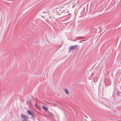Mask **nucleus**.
I'll use <instances>...</instances> for the list:
<instances>
[{
	"instance_id": "nucleus-1",
	"label": "nucleus",
	"mask_w": 121,
	"mask_h": 121,
	"mask_svg": "<svg viewBox=\"0 0 121 121\" xmlns=\"http://www.w3.org/2000/svg\"><path fill=\"white\" fill-rule=\"evenodd\" d=\"M78 45L71 46L69 48V53L71 51H73V52H75L76 50L78 49Z\"/></svg>"
},
{
	"instance_id": "nucleus-2",
	"label": "nucleus",
	"mask_w": 121,
	"mask_h": 121,
	"mask_svg": "<svg viewBox=\"0 0 121 121\" xmlns=\"http://www.w3.org/2000/svg\"><path fill=\"white\" fill-rule=\"evenodd\" d=\"M105 84L108 86L110 85L111 84L110 81L108 79H107L105 82Z\"/></svg>"
},
{
	"instance_id": "nucleus-3",
	"label": "nucleus",
	"mask_w": 121,
	"mask_h": 121,
	"mask_svg": "<svg viewBox=\"0 0 121 121\" xmlns=\"http://www.w3.org/2000/svg\"><path fill=\"white\" fill-rule=\"evenodd\" d=\"M21 117L22 118L24 119V120H27L28 118V117H27V116H26L25 115L23 114H21Z\"/></svg>"
},
{
	"instance_id": "nucleus-4",
	"label": "nucleus",
	"mask_w": 121,
	"mask_h": 121,
	"mask_svg": "<svg viewBox=\"0 0 121 121\" xmlns=\"http://www.w3.org/2000/svg\"><path fill=\"white\" fill-rule=\"evenodd\" d=\"M116 95L117 97L121 96V92L118 90H117L116 92Z\"/></svg>"
},
{
	"instance_id": "nucleus-5",
	"label": "nucleus",
	"mask_w": 121,
	"mask_h": 121,
	"mask_svg": "<svg viewBox=\"0 0 121 121\" xmlns=\"http://www.w3.org/2000/svg\"><path fill=\"white\" fill-rule=\"evenodd\" d=\"M29 104H30V105H31V100L30 99H29L28 101L27 100L26 104L28 105H29Z\"/></svg>"
},
{
	"instance_id": "nucleus-6",
	"label": "nucleus",
	"mask_w": 121,
	"mask_h": 121,
	"mask_svg": "<svg viewBox=\"0 0 121 121\" xmlns=\"http://www.w3.org/2000/svg\"><path fill=\"white\" fill-rule=\"evenodd\" d=\"M42 107L43 109L45 111L47 112L48 110V109L47 107L44 106H42Z\"/></svg>"
},
{
	"instance_id": "nucleus-7",
	"label": "nucleus",
	"mask_w": 121,
	"mask_h": 121,
	"mask_svg": "<svg viewBox=\"0 0 121 121\" xmlns=\"http://www.w3.org/2000/svg\"><path fill=\"white\" fill-rule=\"evenodd\" d=\"M64 90L67 94L69 95V92L68 90L67 89L65 88L64 89Z\"/></svg>"
},
{
	"instance_id": "nucleus-8",
	"label": "nucleus",
	"mask_w": 121,
	"mask_h": 121,
	"mask_svg": "<svg viewBox=\"0 0 121 121\" xmlns=\"http://www.w3.org/2000/svg\"><path fill=\"white\" fill-rule=\"evenodd\" d=\"M115 105H114V106L115 107H118L119 106V105H118V103L117 102H115L114 103Z\"/></svg>"
},
{
	"instance_id": "nucleus-9",
	"label": "nucleus",
	"mask_w": 121,
	"mask_h": 121,
	"mask_svg": "<svg viewBox=\"0 0 121 121\" xmlns=\"http://www.w3.org/2000/svg\"><path fill=\"white\" fill-rule=\"evenodd\" d=\"M27 112L30 115H31L32 113L31 112V111L29 110H28L27 111Z\"/></svg>"
},
{
	"instance_id": "nucleus-10",
	"label": "nucleus",
	"mask_w": 121,
	"mask_h": 121,
	"mask_svg": "<svg viewBox=\"0 0 121 121\" xmlns=\"http://www.w3.org/2000/svg\"><path fill=\"white\" fill-rule=\"evenodd\" d=\"M49 113L50 114H51V115L52 116V117H53L54 116L52 113L51 112H49Z\"/></svg>"
},
{
	"instance_id": "nucleus-11",
	"label": "nucleus",
	"mask_w": 121,
	"mask_h": 121,
	"mask_svg": "<svg viewBox=\"0 0 121 121\" xmlns=\"http://www.w3.org/2000/svg\"><path fill=\"white\" fill-rule=\"evenodd\" d=\"M37 106V103H35V107L36 108H38Z\"/></svg>"
},
{
	"instance_id": "nucleus-12",
	"label": "nucleus",
	"mask_w": 121,
	"mask_h": 121,
	"mask_svg": "<svg viewBox=\"0 0 121 121\" xmlns=\"http://www.w3.org/2000/svg\"><path fill=\"white\" fill-rule=\"evenodd\" d=\"M65 10H63V11L61 12V13H65L66 12H65Z\"/></svg>"
},
{
	"instance_id": "nucleus-13",
	"label": "nucleus",
	"mask_w": 121,
	"mask_h": 121,
	"mask_svg": "<svg viewBox=\"0 0 121 121\" xmlns=\"http://www.w3.org/2000/svg\"><path fill=\"white\" fill-rule=\"evenodd\" d=\"M34 113H32V115H31L32 116V117L34 118Z\"/></svg>"
},
{
	"instance_id": "nucleus-14",
	"label": "nucleus",
	"mask_w": 121,
	"mask_h": 121,
	"mask_svg": "<svg viewBox=\"0 0 121 121\" xmlns=\"http://www.w3.org/2000/svg\"><path fill=\"white\" fill-rule=\"evenodd\" d=\"M22 121H28L27 120H23Z\"/></svg>"
}]
</instances>
